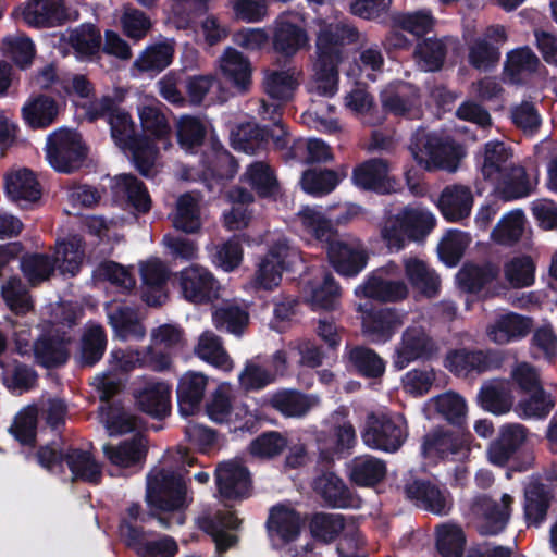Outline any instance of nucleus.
Masks as SVG:
<instances>
[{
    "label": "nucleus",
    "instance_id": "c756f323",
    "mask_svg": "<svg viewBox=\"0 0 557 557\" xmlns=\"http://www.w3.org/2000/svg\"><path fill=\"white\" fill-rule=\"evenodd\" d=\"M418 100V89L413 85L401 81L387 84L381 91L383 108L395 115L407 114L416 107Z\"/></svg>",
    "mask_w": 557,
    "mask_h": 557
},
{
    "label": "nucleus",
    "instance_id": "f704fd0d",
    "mask_svg": "<svg viewBox=\"0 0 557 557\" xmlns=\"http://www.w3.org/2000/svg\"><path fill=\"white\" fill-rule=\"evenodd\" d=\"M21 111L25 124L30 128H46L57 120L59 104L53 98L39 95L28 98Z\"/></svg>",
    "mask_w": 557,
    "mask_h": 557
},
{
    "label": "nucleus",
    "instance_id": "69168bd1",
    "mask_svg": "<svg viewBox=\"0 0 557 557\" xmlns=\"http://www.w3.org/2000/svg\"><path fill=\"white\" fill-rule=\"evenodd\" d=\"M496 275L497 269L492 264H467L458 272L457 281L462 288L476 292L494 280Z\"/></svg>",
    "mask_w": 557,
    "mask_h": 557
},
{
    "label": "nucleus",
    "instance_id": "2eb2a0df",
    "mask_svg": "<svg viewBox=\"0 0 557 557\" xmlns=\"http://www.w3.org/2000/svg\"><path fill=\"white\" fill-rule=\"evenodd\" d=\"M171 385L152 377H139L134 382L133 397L136 407L153 418H164L171 410Z\"/></svg>",
    "mask_w": 557,
    "mask_h": 557
},
{
    "label": "nucleus",
    "instance_id": "aec40b11",
    "mask_svg": "<svg viewBox=\"0 0 557 557\" xmlns=\"http://www.w3.org/2000/svg\"><path fill=\"white\" fill-rule=\"evenodd\" d=\"M208 417L216 423H232L250 421V412L245 405H234L232 401V386L230 383L220 384L207 403Z\"/></svg>",
    "mask_w": 557,
    "mask_h": 557
},
{
    "label": "nucleus",
    "instance_id": "4be33fe9",
    "mask_svg": "<svg viewBox=\"0 0 557 557\" xmlns=\"http://www.w3.org/2000/svg\"><path fill=\"white\" fill-rule=\"evenodd\" d=\"M267 524L272 543L283 545L297 539L302 527V519L294 508L277 505L271 509Z\"/></svg>",
    "mask_w": 557,
    "mask_h": 557
},
{
    "label": "nucleus",
    "instance_id": "c03bdc74",
    "mask_svg": "<svg viewBox=\"0 0 557 557\" xmlns=\"http://www.w3.org/2000/svg\"><path fill=\"white\" fill-rule=\"evenodd\" d=\"M525 227V215L520 209L505 213L494 226L491 238L494 243L511 246L520 240Z\"/></svg>",
    "mask_w": 557,
    "mask_h": 557
},
{
    "label": "nucleus",
    "instance_id": "a18cd8bd",
    "mask_svg": "<svg viewBox=\"0 0 557 557\" xmlns=\"http://www.w3.org/2000/svg\"><path fill=\"white\" fill-rule=\"evenodd\" d=\"M61 40L69 44L81 57L98 52L101 44L100 30L92 24H82L62 34Z\"/></svg>",
    "mask_w": 557,
    "mask_h": 557
},
{
    "label": "nucleus",
    "instance_id": "bb28decb",
    "mask_svg": "<svg viewBox=\"0 0 557 557\" xmlns=\"http://www.w3.org/2000/svg\"><path fill=\"white\" fill-rule=\"evenodd\" d=\"M355 185L368 190L388 193L394 189L389 165L385 160L371 159L358 165L352 173Z\"/></svg>",
    "mask_w": 557,
    "mask_h": 557
},
{
    "label": "nucleus",
    "instance_id": "680f3d73",
    "mask_svg": "<svg viewBox=\"0 0 557 557\" xmlns=\"http://www.w3.org/2000/svg\"><path fill=\"white\" fill-rule=\"evenodd\" d=\"M549 504L548 493L543 485L530 483L525 488V519L530 524L537 525L546 516Z\"/></svg>",
    "mask_w": 557,
    "mask_h": 557
},
{
    "label": "nucleus",
    "instance_id": "f257e3e1",
    "mask_svg": "<svg viewBox=\"0 0 557 557\" xmlns=\"http://www.w3.org/2000/svg\"><path fill=\"white\" fill-rule=\"evenodd\" d=\"M317 35V59L313 63V76L308 85L312 97V104L308 116H314L317 127L321 131L333 133L339 129L335 120H327L324 109L320 108L315 98H331L338 90V64L344 55L342 48L355 42L358 38L357 30L343 22H319Z\"/></svg>",
    "mask_w": 557,
    "mask_h": 557
},
{
    "label": "nucleus",
    "instance_id": "f8f14e48",
    "mask_svg": "<svg viewBox=\"0 0 557 557\" xmlns=\"http://www.w3.org/2000/svg\"><path fill=\"white\" fill-rule=\"evenodd\" d=\"M357 312L361 321V332L373 344H385L404 324V313L394 308H373L358 304Z\"/></svg>",
    "mask_w": 557,
    "mask_h": 557
},
{
    "label": "nucleus",
    "instance_id": "a878e982",
    "mask_svg": "<svg viewBox=\"0 0 557 557\" xmlns=\"http://www.w3.org/2000/svg\"><path fill=\"white\" fill-rule=\"evenodd\" d=\"M216 484L222 497L236 499L248 494L250 479L247 469L238 461H226L221 463L216 471Z\"/></svg>",
    "mask_w": 557,
    "mask_h": 557
},
{
    "label": "nucleus",
    "instance_id": "3c124183",
    "mask_svg": "<svg viewBox=\"0 0 557 557\" xmlns=\"http://www.w3.org/2000/svg\"><path fill=\"white\" fill-rule=\"evenodd\" d=\"M298 86L295 71H265L263 77L264 91L272 99L285 101L289 99Z\"/></svg>",
    "mask_w": 557,
    "mask_h": 557
},
{
    "label": "nucleus",
    "instance_id": "864d4df0",
    "mask_svg": "<svg viewBox=\"0 0 557 557\" xmlns=\"http://www.w3.org/2000/svg\"><path fill=\"white\" fill-rule=\"evenodd\" d=\"M447 52L446 42L437 38L421 41L414 50L418 66L425 72L440 70Z\"/></svg>",
    "mask_w": 557,
    "mask_h": 557
},
{
    "label": "nucleus",
    "instance_id": "ea45409f",
    "mask_svg": "<svg viewBox=\"0 0 557 557\" xmlns=\"http://www.w3.org/2000/svg\"><path fill=\"white\" fill-rule=\"evenodd\" d=\"M404 271L409 283L428 297L436 295L440 278L428 264L417 257H406L403 260Z\"/></svg>",
    "mask_w": 557,
    "mask_h": 557
},
{
    "label": "nucleus",
    "instance_id": "393cba45",
    "mask_svg": "<svg viewBox=\"0 0 557 557\" xmlns=\"http://www.w3.org/2000/svg\"><path fill=\"white\" fill-rule=\"evenodd\" d=\"M209 379L198 371H186L177 382L176 396L181 414L187 417L194 414L200 407Z\"/></svg>",
    "mask_w": 557,
    "mask_h": 557
},
{
    "label": "nucleus",
    "instance_id": "338daca9",
    "mask_svg": "<svg viewBox=\"0 0 557 557\" xmlns=\"http://www.w3.org/2000/svg\"><path fill=\"white\" fill-rule=\"evenodd\" d=\"M34 355L37 362L46 368L63 364L67 359L64 341L41 338L34 345Z\"/></svg>",
    "mask_w": 557,
    "mask_h": 557
},
{
    "label": "nucleus",
    "instance_id": "5fc2aeb1",
    "mask_svg": "<svg viewBox=\"0 0 557 557\" xmlns=\"http://www.w3.org/2000/svg\"><path fill=\"white\" fill-rule=\"evenodd\" d=\"M245 181L249 183L260 196L275 197L278 184L270 166L263 161L251 163L245 172Z\"/></svg>",
    "mask_w": 557,
    "mask_h": 557
},
{
    "label": "nucleus",
    "instance_id": "13d9d810",
    "mask_svg": "<svg viewBox=\"0 0 557 557\" xmlns=\"http://www.w3.org/2000/svg\"><path fill=\"white\" fill-rule=\"evenodd\" d=\"M137 110L141 126L146 132L158 139H163L170 134L168 121L161 113L157 101L145 98Z\"/></svg>",
    "mask_w": 557,
    "mask_h": 557
},
{
    "label": "nucleus",
    "instance_id": "b1692460",
    "mask_svg": "<svg viewBox=\"0 0 557 557\" xmlns=\"http://www.w3.org/2000/svg\"><path fill=\"white\" fill-rule=\"evenodd\" d=\"M218 71L238 91L248 90L252 67L248 58L233 47H226L218 59Z\"/></svg>",
    "mask_w": 557,
    "mask_h": 557
},
{
    "label": "nucleus",
    "instance_id": "a19ab883",
    "mask_svg": "<svg viewBox=\"0 0 557 557\" xmlns=\"http://www.w3.org/2000/svg\"><path fill=\"white\" fill-rule=\"evenodd\" d=\"M315 490L333 507L347 508L358 505L345 483L334 473L322 474L315 481Z\"/></svg>",
    "mask_w": 557,
    "mask_h": 557
},
{
    "label": "nucleus",
    "instance_id": "c9c22d12",
    "mask_svg": "<svg viewBox=\"0 0 557 557\" xmlns=\"http://www.w3.org/2000/svg\"><path fill=\"white\" fill-rule=\"evenodd\" d=\"M171 221L173 226L183 233H198L202 226L199 198L190 193L181 195L171 214Z\"/></svg>",
    "mask_w": 557,
    "mask_h": 557
},
{
    "label": "nucleus",
    "instance_id": "20e7f679",
    "mask_svg": "<svg viewBox=\"0 0 557 557\" xmlns=\"http://www.w3.org/2000/svg\"><path fill=\"white\" fill-rule=\"evenodd\" d=\"M435 226V216L428 209L408 206L388 218L382 227V238L391 250L399 251L407 240L424 238Z\"/></svg>",
    "mask_w": 557,
    "mask_h": 557
},
{
    "label": "nucleus",
    "instance_id": "f03ea898",
    "mask_svg": "<svg viewBox=\"0 0 557 557\" xmlns=\"http://www.w3.org/2000/svg\"><path fill=\"white\" fill-rule=\"evenodd\" d=\"M480 172L490 182L495 194L504 200H512L530 195L536 185L532 183L525 170L513 163L512 152L504 143L492 140L485 144L481 160Z\"/></svg>",
    "mask_w": 557,
    "mask_h": 557
},
{
    "label": "nucleus",
    "instance_id": "0e129e2a",
    "mask_svg": "<svg viewBox=\"0 0 557 557\" xmlns=\"http://www.w3.org/2000/svg\"><path fill=\"white\" fill-rule=\"evenodd\" d=\"M348 357L351 364L366 376L377 377L385 371V361L370 348L355 347Z\"/></svg>",
    "mask_w": 557,
    "mask_h": 557
},
{
    "label": "nucleus",
    "instance_id": "8fccbe9b",
    "mask_svg": "<svg viewBox=\"0 0 557 557\" xmlns=\"http://www.w3.org/2000/svg\"><path fill=\"white\" fill-rule=\"evenodd\" d=\"M174 48L170 42L147 47L134 62V67L140 72L158 73L170 65Z\"/></svg>",
    "mask_w": 557,
    "mask_h": 557
},
{
    "label": "nucleus",
    "instance_id": "a211bd4d",
    "mask_svg": "<svg viewBox=\"0 0 557 557\" xmlns=\"http://www.w3.org/2000/svg\"><path fill=\"white\" fill-rule=\"evenodd\" d=\"M141 298L149 306H159L166 299L165 285L170 271L159 258L151 257L139 262Z\"/></svg>",
    "mask_w": 557,
    "mask_h": 557
},
{
    "label": "nucleus",
    "instance_id": "e2e57ef3",
    "mask_svg": "<svg viewBox=\"0 0 557 557\" xmlns=\"http://www.w3.org/2000/svg\"><path fill=\"white\" fill-rule=\"evenodd\" d=\"M106 345L107 339L103 329L99 325L88 326L82 338V363L92 366L98 362L104 352Z\"/></svg>",
    "mask_w": 557,
    "mask_h": 557
},
{
    "label": "nucleus",
    "instance_id": "7ed1b4c3",
    "mask_svg": "<svg viewBox=\"0 0 557 557\" xmlns=\"http://www.w3.org/2000/svg\"><path fill=\"white\" fill-rule=\"evenodd\" d=\"M148 504L159 510L158 521L163 528L182 525L189 504L186 485L182 478L170 469L157 467L147 476Z\"/></svg>",
    "mask_w": 557,
    "mask_h": 557
},
{
    "label": "nucleus",
    "instance_id": "de8ad7c7",
    "mask_svg": "<svg viewBox=\"0 0 557 557\" xmlns=\"http://www.w3.org/2000/svg\"><path fill=\"white\" fill-rule=\"evenodd\" d=\"M113 189L117 196L126 197L137 211L147 212L150 209L151 200L148 191L135 176L131 174L115 176Z\"/></svg>",
    "mask_w": 557,
    "mask_h": 557
},
{
    "label": "nucleus",
    "instance_id": "58836bf2",
    "mask_svg": "<svg viewBox=\"0 0 557 557\" xmlns=\"http://www.w3.org/2000/svg\"><path fill=\"white\" fill-rule=\"evenodd\" d=\"M273 408L286 417L299 418L320 404L317 395H305L297 391L284 389L275 393L270 400Z\"/></svg>",
    "mask_w": 557,
    "mask_h": 557
},
{
    "label": "nucleus",
    "instance_id": "1a4fd4ad",
    "mask_svg": "<svg viewBox=\"0 0 557 557\" xmlns=\"http://www.w3.org/2000/svg\"><path fill=\"white\" fill-rule=\"evenodd\" d=\"M38 462L53 473L63 472V461L70 468L73 480L81 479L88 482H98L101 476L100 466L92 457L83 450L70 449L66 454L57 447L46 446L37 454Z\"/></svg>",
    "mask_w": 557,
    "mask_h": 557
},
{
    "label": "nucleus",
    "instance_id": "6e6d98bb",
    "mask_svg": "<svg viewBox=\"0 0 557 557\" xmlns=\"http://www.w3.org/2000/svg\"><path fill=\"white\" fill-rule=\"evenodd\" d=\"M21 270L28 283L35 286L51 277L55 262L48 255L29 253L22 258Z\"/></svg>",
    "mask_w": 557,
    "mask_h": 557
},
{
    "label": "nucleus",
    "instance_id": "f3484780",
    "mask_svg": "<svg viewBox=\"0 0 557 557\" xmlns=\"http://www.w3.org/2000/svg\"><path fill=\"white\" fill-rule=\"evenodd\" d=\"M14 14L33 27H53L69 18L65 0H28Z\"/></svg>",
    "mask_w": 557,
    "mask_h": 557
},
{
    "label": "nucleus",
    "instance_id": "dca6fc26",
    "mask_svg": "<svg viewBox=\"0 0 557 557\" xmlns=\"http://www.w3.org/2000/svg\"><path fill=\"white\" fill-rule=\"evenodd\" d=\"M397 264L391 262L371 275L355 289V295L360 298L374 299L381 302H397L408 296V287L403 281H393L383 277V274H397Z\"/></svg>",
    "mask_w": 557,
    "mask_h": 557
},
{
    "label": "nucleus",
    "instance_id": "37998d69",
    "mask_svg": "<svg viewBox=\"0 0 557 557\" xmlns=\"http://www.w3.org/2000/svg\"><path fill=\"white\" fill-rule=\"evenodd\" d=\"M304 293L306 301L313 310H332L339 298V288L331 275L307 284Z\"/></svg>",
    "mask_w": 557,
    "mask_h": 557
},
{
    "label": "nucleus",
    "instance_id": "bf43d9fd",
    "mask_svg": "<svg viewBox=\"0 0 557 557\" xmlns=\"http://www.w3.org/2000/svg\"><path fill=\"white\" fill-rule=\"evenodd\" d=\"M54 262L59 263V268L63 272L74 275L84 259L83 242L78 237H71L66 240L59 242L55 247Z\"/></svg>",
    "mask_w": 557,
    "mask_h": 557
},
{
    "label": "nucleus",
    "instance_id": "5701e85b",
    "mask_svg": "<svg viewBox=\"0 0 557 557\" xmlns=\"http://www.w3.org/2000/svg\"><path fill=\"white\" fill-rule=\"evenodd\" d=\"M528 434L527 428L522 424L502 425L497 438L490 444L488 460L494 465L504 466L525 444Z\"/></svg>",
    "mask_w": 557,
    "mask_h": 557
},
{
    "label": "nucleus",
    "instance_id": "c85d7f7f",
    "mask_svg": "<svg viewBox=\"0 0 557 557\" xmlns=\"http://www.w3.org/2000/svg\"><path fill=\"white\" fill-rule=\"evenodd\" d=\"M108 319L115 336L121 341H141L146 329L137 313L129 307L113 302L108 306Z\"/></svg>",
    "mask_w": 557,
    "mask_h": 557
},
{
    "label": "nucleus",
    "instance_id": "412c9836",
    "mask_svg": "<svg viewBox=\"0 0 557 557\" xmlns=\"http://www.w3.org/2000/svg\"><path fill=\"white\" fill-rule=\"evenodd\" d=\"M4 190L8 198L21 208L37 202L41 196L39 183L27 169H16L5 175Z\"/></svg>",
    "mask_w": 557,
    "mask_h": 557
},
{
    "label": "nucleus",
    "instance_id": "423d86ee",
    "mask_svg": "<svg viewBox=\"0 0 557 557\" xmlns=\"http://www.w3.org/2000/svg\"><path fill=\"white\" fill-rule=\"evenodd\" d=\"M410 149L413 159L428 171L454 172L465 157V150L460 145L436 134L424 132L416 134Z\"/></svg>",
    "mask_w": 557,
    "mask_h": 557
},
{
    "label": "nucleus",
    "instance_id": "052dcab7",
    "mask_svg": "<svg viewBox=\"0 0 557 557\" xmlns=\"http://www.w3.org/2000/svg\"><path fill=\"white\" fill-rule=\"evenodd\" d=\"M275 374L262 366L259 358L247 360L238 374L239 386L249 391H260L275 381Z\"/></svg>",
    "mask_w": 557,
    "mask_h": 557
},
{
    "label": "nucleus",
    "instance_id": "6ab92c4d",
    "mask_svg": "<svg viewBox=\"0 0 557 557\" xmlns=\"http://www.w3.org/2000/svg\"><path fill=\"white\" fill-rule=\"evenodd\" d=\"M180 282L184 297L191 302H205L218 297V282L203 267L193 264L182 270Z\"/></svg>",
    "mask_w": 557,
    "mask_h": 557
},
{
    "label": "nucleus",
    "instance_id": "7c9ffc66",
    "mask_svg": "<svg viewBox=\"0 0 557 557\" xmlns=\"http://www.w3.org/2000/svg\"><path fill=\"white\" fill-rule=\"evenodd\" d=\"M309 46L306 30L286 17H280L274 24L273 47L275 51L290 57Z\"/></svg>",
    "mask_w": 557,
    "mask_h": 557
},
{
    "label": "nucleus",
    "instance_id": "473e14b6",
    "mask_svg": "<svg viewBox=\"0 0 557 557\" xmlns=\"http://www.w3.org/2000/svg\"><path fill=\"white\" fill-rule=\"evenodd\" d=\"M531 329L529 318L510 312L498 317L487 327L486 334L492 342L504 345L525 337Z\"/></svg>",
    "mask_w": 557,
    "mask_h": 557
},
{
    "label": "nucleus",
    "instance_id": "2f4dec72",
    "mask_svg": "<svg viewBox=\"0 0 557 557\" xmlns=\"http://www.w3.org/2000/svg\"><path fill=\"white\" fill-rule=\"evenodd\" d=\"M200 529L210 534L215 543L216 550L222 553L234 546L237 537L226 530H235L240 521L232 513H216L214 517L206 515L198 520Z\"/></svg>",
    "mask_w": 557,
    "mask_h": 557
},
{
    "label": "nucleus",
    "instance_id": "39448f33",
    "mask_svg": "<svg viewBox=\"0 0 557 557\" xmlns=\"http://www.w3.org/2000/svg\"><path fill=\"white\" fill-rule=\"evenodd\" d=\"M108 122L115 144L132 152L135 166L143 175H150L156 163L157 149L149 139L135 136V124L129 113L116 108L108 115Z\"/></svg>",
    "mask_w": 557,
    "mask_h": 557
},
{
    "label": "nucleus",
    "instance_id": "ddd939ff",
    "mask_svg": "<svg viewBox=\"0 0 557 557\" xmlns=\"http://www.w3.org/2000/svg\"><path fill=\"white\" fill-rule=\"evenodd\" d=\"M326 244L327 257L338 273L354 276L366 267L367 252L357 237L334 234Z\"/></svg>",
    "mask_w": 557,
    "mask_h": 557
},
{
    "label": "nucleus",
    "instance_id": "4468645a",
    "mask_svg": "<svg viewBox=\"0 0 557 557\" xmlns=\"http://www.w3.org/2000/svg\"><path fill=\"white\" fill-rule=\"evenodd\" d=\"M512 503V496L507 493L502 495L500 503L486 495L475 497L471 503L470 509L480 533L495 535L502 532L509 521Z\"/></svg>",
    "mask_w": 557,
    "mask_h": 557
},
{
    "label": "nucleus",
    "instance_id": "09e8293b",
    "mask_svg": "<svg viewBox=\"0 0 557 557\" xmlns=\"http://www.w3.org/2000/svg\"><path fill=\"white\" fill-rule=\"evenodd\" d=\"M482 408L494 414L508 412L512 405L508 384L503 381H493L485 384L479 395Z\"/></svg>",
    "mask_w": 557,
    "mask_h": 557
},
{
    "label": "nucleus",
    "instance_id": "4d7b16f0",
    "mask_svg": "<svg viewBox=\"0 0 557 557\" xmlns=\"http://www.w3.org/2000/svg\"><path fill=\"white\" fill-rule=\"evenodd\" d=\"M466 536L460 527L444 523L436 528V548L443 557H461Z\"/></svg>",
    "mask_w": 557,
    "mask_h": 557
},
{
    "label": "nucleus",
    "instance_id": "72a5a7b5",
    "mask_svg": "<svg viewBox=\"0 0 557 557\" xmlns=\"http://www.w3.org/2000/svg\"><path fill=\"white\" fill-rule=\"evenodd\" d=\"M102 451L108 460L121 468L140 465L147 454V441L143 435H135L117 445L106 444Z\"/></svg>",
    "mask_w": 557,
    "mask_h": 557
},
{
    "label": "nucleus",
    "instance_id": "9d476101",
    "mask_svg": "<svg viewBox=\"0 0 557 557\" xmlns=\"http://www.w3.org/2000/svg\"><path fill=\"white\" fill-rule=\"evenodd\" d=\"M407 436L406 421L403 416L371 413L367 418L362 440L367 446L385 451H395Z\"/></svg>",
    "mask_w": 557,
    "mask_h": 557
},
{
    "label": "nucleus",
    "instance_id": "4c0bfd02",
    "mask_svg": "<svg viewBox=\"0 0 557 557\" xmlns=\"http://www.w3.org/2000/svg\"><path fill=\"white\" fill-rule=\"evenodd\" d=\"M406 494L416 500L418 506L433 513L446 515L450 510L448 496L430 483L414 481L407 485Z\"/></svg>",
    "mask_w": 557,
    "mask_h": 557
},
{
    "label": "nucleus",
    "instance_id": "0eeeda50",
    "mask_svg": "<svg viewBox=\"0 0 557 557\" xmlns=\"http://www.w3.org/2000/svg\"><path fill=\"white\" fill-rule=\"evenodd\" d=\"M299 258L297 249L292 247L285 237L278 236L273 239L268 253L258 263L251 282L252 286L264 290L278 286L283 271Z\"/></svg>",
    "mask_w": 557,
    "mask_h": 557
},
{
    "label": "nucleus",
    "instance_id": "cd10ccee",
    "mask_svg": "<svg viewBox=\"0 0 557 557\" xmlns=\"http://www.w3.org/2000/svg\"><path fill=\"white\" fill-rule=\"evenodd\" d=\"M473 206V195L469 187L450 185L445 187L437 200L443 216L451 222L469 216Z\"/></svg>",
    "mask_w": 557,
    "mask_h": 557
},
{
    "label": "nucleus",
    "instance_id": "e433bc0d",
    "mask_svg": "<svg viewBox=\"0 0 557 557\" xmlns=\"http://www.w3.org/2000/svg\"><path fill=\"white\" fill-rule=\"evenodd\" d=\"M194 352L205 362L224 372H231L235 367L233 359L223 347L221 338L211 331H206L199 336Z\"/></svg>",
    "mask_w": 557,
    "mask_h": 557
},
{
    "label": "nucleus",
    "instance_id": "6e6552de",
    "mask_svg": "<svg viewBox=\"0 0 557 557\" xmlns=\"http://www.w3.org/2000/svg\"><path fill=\"white\" fill-rule=\"evenodd\" d=\"M46 152L49 164L62 173L78 170L87 156L79 134L67 128H59L48 136Z\"/></svg>",
    "mask_w": 557,
    "mask_h": 557
},
{
    "label": "nucleus",
    "instance_id": "603ef678",
    "mask_svg": "<svg viewBox=\"0 0 557 557\" xmlns=\"http://www.w3.org/2000/svg\"><path fill=\"white\" fill-rule=\"evenodd\" d=\"M297 221L305 233L319 242H327L335 234L329 219L315 208L304 207L297 213Z\"/></svg>",
    "mask_w": 557,
    "mask_h": 557
},
{
    "label": "nucleus",
    "instance_id": "79ce46f5",
    "mask_svg": "<svg viewBox=\"0 0 557 557\" xmlns=\"http://www.w3.org/2000/svg\"><path fill=\"white\" fill-rule=\"evenodd\" d=\"M444 366L459 376H466L473 371H485L490 366L488 357L481 350L455 349L447 354Z\"/></svg>",
    "mask_w": 557,
    "mask_h": 557
},
{
    "label": "nucleus",
    "instance_id": "9b49d317",
    "mask_svg": "<svg viewBox=\"0 0 557 557\" xmlns=\"http://www.w3.org/2000/svg\"><path fill=\"white\" fill-rule=\"evenodd\" d=\"M437 351L436 343L424 327L419 324H411L403 331L394 347L392 364L400 371L411 362L432 358Z\"/></svg>",
    "mask_w": 557,
    "mask_h": 557
},
{
    "label": "nucleus",
    "instance_id": "49530a36",
    "mask_svg": "<svg viewBox=\"0 0 557 557\" xmlns=\"http://www.w3.org/2000/svg\"><path fill=\"white\" fill-rule=\"evenodd\" d=\"M349 468L351 481L360 486H373L386 474L385 463L372 456L356 457Z\"/></svg>",
    "mask_w": 557,
    "mask_h": 557
},
{
    "label": "nucleus",
    "instance_id": "774afa93",
    "mask_svg": "<svg viewBox=\"0 0 557 557\" xmlns=\"http://www.w3.org/2000/svg\"><path fill=\"white\" fill-rule=\"evenodd\" d=\"M2 51L21 69L28 66L35 55L33 41L20 34L5 37L2 44Z\"/></svg>",
    "mask_w": 557,
    "mask_h": 557
}]
</instances>
